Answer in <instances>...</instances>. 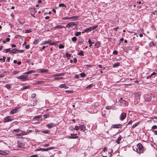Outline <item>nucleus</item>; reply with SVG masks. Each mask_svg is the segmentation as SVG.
<instances>
[{"mask_svg": "<svg viewBox=\"0 0 157 157\" xmlns=\"http://www.w3.org/2000/svg\"><path fill=\"white\" fill-rule=\"evenodd\" d=\"M17 78L18 79H21L23 81L28 80L29 79L25 75H20L17 77Z\"/></svg>", "mask_w": 157, "mask_h": 157, "instance_id": "nucleus-4", "label": "nucleus"}, {"mask_svg": "<svg viewBox=\"0 0 157 157\" xmlns=\"http://www.w3.org/2000/svg\"><path fill=\"white\" fill-rule=\"evenodd\" d=\"M13 119L10 118V117L8 116L4 118L3 120V123H6L10 121H11Z\"/></svg>", "mask_w": 157, "mask_h": 157, "instance_id": "nucleus-2", "label": "nucleus"}, {"mask_svg": "<svg viewBox=\"0 0 157 157\" xmlns=\"http://www.w3.org/2000/svg\"><path fill=\"white\" fill-rule=\"evenodd\" d=\"M29 45H26L25 46V48L26 49H28L29 48Z\"/></svg>", "mask_w": 157, "mask_h": 157, "instance_id": "nucleus-61", "label": "nucleus"}, {"mask_svg": "<svg viewBox=\"0 0 157 157\" xmlns=\"http://www.w3.org/2000/svg\"><path fill=\"white\" fill-rule=\"evenodd\" d=\"M6 57L5 56H3V58H0V61L3 60V62H5V61Z\"/></svg>", "mask_w": 157, "mask_h": 157, "instance_id": "nucleus-45", "label": "nucleus"}, {"mask_svg": "<svg viewBox=\"0 0 157 157\" xmlns=\"http://www.w3.org/2000/svg\"><path fill=\"white\" fill-rule=\"evenodd\" d=\"M122 126V125L121 124H115L112 125V127L113 128H121Z\"/></svg>", "mask_w": 157, "mask_h": 157, "instance_id": "nucleus-10", "label": "nucleus"}, {"mask_svg": "<svg viewBox=\"0 0 157 157\" xmlns=\"http://www.w3.org/2000/svg\"><path fill=\"white\" fill-rule=\"evenodd\" d=\"M100 46V43L99 42H97L95 44V48H98Z\"/></svg>", "mask_w": 157, "mask_h": 157, "instance_id": "nucleus-27", "label": "nucleus"}, {"mask_svg": "<svg viewBox=\"0 0 157 157\" xmlns=\"http://www.w3.org/2000/svg\"><path fill=\"white\" fill-rule=\"evenodd\" d=\"M48 117V115L47 114H45L43 116V117L45 118H47Z\"/></svg>", "mask_w": 157, "mask_h": 157, "instance_id": "nucleus-57", "label": "nucleus"}, {"mask_svg": "<svg viewBox=\"0 0 157 157\" xmlns=\"http://www.w3.org/2000/svg\"><path fill=\"white\" fill-rule=\"evenodd\" d=\"M30 86H25V87H23L22 88H21V90H23L25 89H29L30 88Z\"/></svg>", "mask_w": 157, "mask_h": 157, "instance_id": "nucleus-21", "label": "nucleus"}, {"mask_svg": "<svg viewBox=\"0 0 157 157\" xmlns=\"http://www.w3.org/2000/svg\"><path fill=\"white\" fill-rule=\"evenodd\" d=\"M63 28H64V27L63 25H57L55 27V29H62Z\"/></svg>", "mask_w": 157, "mask_h": 157, "instance_id": "nucleus-18", "label": "nucleus"}, {"mask_svg": "<svg viewBox=\"0 0 157 157\" xmlns=\"http://www.w3.org/2000/svg\"><path fill=\"white\" fill-rule=\"evenodd\" d=\"M79 77V75H75V78H78Z\"/></svg>", "mask_w": 157, "mask_h": 157, "instance_id": "nucleus-60", "label": "nucleus"}, {"mask_svg": "<svg viewBox=\"0 0 157 157\" xmlns=\"http://www.w3.org/2000/svg\"><path fill=\"white\" fill-rule=\"evenodd\" d=\"M84 52L82 51H81L80 52H78V55L79 56H84L83 54Z\"/></svg>", "mask_w": 157, "mask_h": 157, "instance_id": "nucleus-24", "label": "nucleus"}, {"mask_svg": "<svg viewBox=\"0 0 157 157\" xmlns=\"http://www.w3.org/2000/svg\"><path fill=\"white\" fill-rule=\"evenodd\" d=\"M71 136L68 137V139H77L78 138V136H76L75 134H71Z\"/></svg>", "mask_w": 157, "mask_h": 157, "instance_id": "nucleus-8", "label": "nucleus"}, {"mask_svg": "<svg viewBox=\"0 0 157 157\" xmlns=\"http://www.w3.org/2000/svg\"><path fill=\"white\" fill-rule=\"evenodd\" d=\"M49 130H45V131H44L42 132H43V133H46V134L48 133H49Z\"/></svg>", "mask_w": 157, "mask_h": 157, "instance_id": "nucleus-48", "label": "nucleus"}, {"mask_svg": "<svg viewBox=\"0 0 157 157\" xmlns=\"http://www.w3.org/2000/svg\"><path fill=\"white\" fill-rule=\"evenodd\" d=\"M36 95L35 94H32L31 97L33 98H34L36 97Z\"/></svg>", "mask_w": 157, "mask_h": 157, "instance_id": "nucleus-52", "label": "nucleus"}, {"mask_svg": "<svg viewBox=\"0 0 157 157\" xmlns=\"http://www.w3.org/2000/svg\"><path fill=\"white\" fill-rule=\"evenodd\" d=\"M107 148L106 147H104L103 148L102 150V151H103L104 152H105V151H107Z\"/></svg>", "mask_w": 157, "mask_h": 157, "instance_id": "nucleus-63", "label": "nucleus"}, {"mask_svg": "<svg viewBox=\"0 0 157 157\" xmlns=\"http://www.w3.org/2000/svg\"><path fill=\"white\" fill-rule=\"evenodd\" d=\"M63 78L62 77H56V78H54V79H55V80H60V79H63Z\"/></svg>", "mask_w": 157, "mask_h": 157, "instance_id": "nucleus-39", "label": "nucleus"}, {"mask_svg": "<svg viewBox=\"0 0 157 157\" xmlns=\"http://www.w3.org/2000/svg\"><path fill=\"white\" fill-rule=\"evenodd\" d=\"M78 24V22H69L67 23V25L66 26V27L67 28H70L71 27L74 26V25H77Z\"/></svg>", "mask_w": 157, "mask_h": 157, "instance_id": "nucleus-3", "label": "nucleus"}, {"mask_svg": "<svg viewBox=\"0 0 157 157\" xmlns=\"http://www.w3.org/2000/svg\"><path fill=\"white\" fill-rule=\"evenodd\" d=\"M18 146L20 148H23L24 147V144L22 143H18Z\"/></svg>", "mask_w": 157, "mask_h": 157, "instance_id": "nucleus-16", "label": "nucleus"}, {"mask_svg": "<svg viewBox=\"0 0 157 157\" xmlns=\"http://www.w3.org/2000/svg\"><path fill=\"white\" fill-rule=\"evenodd\" d=\"M119 101L121 103L125 104L126 105H128V103L125 100H123L122 98H121Z\"/></svg>", "mask_w": 157, "mask_h": 157, "instance_id": "nucleus-11", "label": "nucleus"}, {"mask_svg": "<svg viewBox=\"0 0 157 157\" xmlns=\"http://www.w3.org/2000/svg\"><path fill=\"white\" fill-rule=\"evenodd\" d=\"M126 114L125 113H123L121 114V116L120 117V120L121 121L125 119L126 117Z\"/></svg>", "mask_w": 157, "mask_h": 157, "instance_id": "nucleus-7", "label": "nucleus"}, {"mask_svg": "<svg viewBox=\"0 0 157 157\" xmlns=\"http://www.w3.org/2000/svg\"><path fill=\"white\" fill-rule=\"evenodd\" d=\"M64 74L63 73H61V74H56V76H63L64 75Z\"/></svg>", "mask_w": 157, "mask_h": 157, "instance_id": "nucleus-44", "label": "nucleus"}, {"mask_svg": "<svg viewBox=\"0 0 157 157\" xmlns=\"http://www.w3.org/2000/svg\"><path fill=\"white\" fill-rule=\"evenodd\" d=\"M71 18H74L75 20H77L78 19V18L79 17L78 16H74L72 17H71Z\"/></svg>", "mask_w": 157, "mask_h": 157, "instance_id": "nucleus-34", "label": "nucleus"}, {"mask_svg": "<svg viewBox=\"0 0 157 157\" xmlns=\"http://www.w3.org/2000/svg\"><path fill=\"white\" fill-rule=\"evenodd\" d=\"M157 128V126L156 125H153L151 128V129H155Z\"/></svg>", "mask_w": 157, "mask_h": 157, "instance_id": "nucleus-43", "label": "nucleus"}, {"mask_svg": "<svg viewBox=\"0 0 157 157\" xmlns=\"http://www.w3.org/2000/svg\"><path fill=\"white\" fill-rule=\"evenodd\" d=\"M6 87L8 89H9L11 87V85L10 84H7L6 85Z\"/></svg>", "mask_w": 157, "mask_h": 157, "instance_id": "nucleus-37", "label": "nucleus"}, {"mask_svg": "<svg viewBox=\"0 0 157 157\" xmlns=\"http://www.w3.org/2000/svg\"><path fill=\"white\" fill-rule=\"evenodd\" d=\"M72 40L73 42H75L77 40V38L76 37H73L72 38Z\"/></svg>", "mask_w": 157, "mask_h": 157, "instance_id": "nucleus-31", "label": "nucleus"}, {"mask_svg": "<svg viewBox=\"0 0 157 157\" xmlns=\"http://www.w3.org/2000/svg\"><path fill=\"white\" fill-rule=\"evenodd\" d=\"M20 130L19 129H15L13 130V131H14L17 132H18Z\"/></svg>", "mask_w": 157, "mask_h": 157, "instance_id": "nucleus-54", "label": "nucleus"}, {"mask_svg": "<svg viewBox=\"0 0 157 157\" xmlns=\"http://www.w3.org/2000/svg\"><path fill=\"white\" fill-rule=\"evenodd\" d=\"M66 92L68 93H71L73 92V91L72 90H66Z\"/></svg>", "mask_w": 157, "mask_h": 157, "instance_id": "nucleus-50", "label": "nucleus"}, {"mask_svg": "<svg viewBox=\"0 0 157 157\" xmlns=\"http://www.w3.org/2000/svg\"><path fill=\"white\" fill-rule=\"evenodd\" d=\"M81 77H84L86 76V74L84 73H82L80 74Z\"/></svg>", "mask_w": 157, "mask_h": 157, "instance_id": "nucleus-35", "label": "nucleus"}, {"mask_svg": "<svg viewBox=\"0 0 157 157\" xmlns=\"http://www.w3.org/2000/svg\"><path fill=\"white\" fill-rule=\"evenodd\" d=\"M37 102V101L36 100H35V101H34L32 105L33 106L35 105L36 104Z\"/></svg>", "mask_w": 157, "mask_h": 157, "instance_id": "nucleus-41", "label": "nucleus"}, {"mask_svg": "<svg viewBox=\"0 0 157 157\" xmlns=\"http://www.w3.org/2000/svg\"><path fill=\"white\" fill-rule=\"evenodd\" d=\"M121 139L122 137L121 136H120L116 141V142L117 144H119L120 143V141H121Z\"/></svg>", "mask_w": 157, "mask_h": 157, "instance_id": "nucleus-14", "label": "nucleus"}, {"mask_svg": "<svg viewBox=\"0 0 157 157\" xmlns=\"http://www.w3.org/2000/svg\"><path fill=\"white\" fill-rule=\"evenodd\" d=\"M144 98L146 101L147 102H149L151 99V96L148 95H145L144 96Z\"/></svg>", "mask_w": 157, "mask_h": 157, "instance_id": "nucleus-5", "label": "nucleus"}, {"mask_svg": "<svg viewBox=\"0 0 157 157\" xmlns=\"http://www.w3.org/2000/svg\"><path fill=\"white\" fill-rule=\"evenodd\" d=\"M80 129V127L78 126H75L74 129L75 130H78Z\"/></svg>", "mask_w": 157, "mask_h": 157, "instance_id": "nucleus-36", "label": "nucleus"}, {"mask_svg": "<svg viewBox=\"0 0 157 157\" xmlns=\"http://www.w3.org/2000/svg\"><path fill=\"white\" fill-rule=\"evenodd\" d=\"M30 157H37V156L36 155H34L30 156Z\"/></svg>", "mask_w": 157, "mask_h": 157, "instance_id": "nucleus-64", "label": "nucleus"}, {"mask_svg": "<svg viewBox=\"0 0 157 157\" xmlns=\"http://www.w3.org/2000/svg\"><path fill=\"white\" fill-rule=\"evenodd\" d=\"M17 52L19 53H22L24 52V50H18L17 49Z\"/></svg>", "mask_w": 157, "mask_h": 157, "instance_id": "nucleus-47", "label": "nucleus"}, {"mask_svg": "<svg viewBox=\"0 0 157 157\" xmlns=\"http://www.w3.org/2000/svg\"><path fill=\"white\" fill-rule=\"evenodd\" d=\"M39 40L38 39L35 40L34 41L33 44H37L38 43Z\"/></svg>", "mask_w": 157, "mask_h": 157, "instance_id": "nucleus-40", "label": "nucleus"}, {"mask_svg": "<svg viewBox=\"0 0 157 157\" xmlns=\"http://www.w3.org/2000/svg\"><path fill=\"white\" fill-rule=\"evenodd\" d=\"M35 72V71L34 70H31L24 73V74H30L32 73H33Z\"/></svg>", "mask_w": 157, "mask_h": 157, "instance_id": "nucleus-20", "label": "nucleus"}, {"mask_svg": "<svg viewBox=\"0 0 157 157\" xmlns=\"http://www.w3.org/2000/svg\"><path fill=\"white\" fill-rule=\"evenodd\" d=\"M9 153V151H2L0 150V154L5 155Z\"/></svg>", "mask_w": 157, "mask_h": 157, "instance_id": "nucleus-12", "label": "nucleus"}, {"mask_svg": "<svg viewBox=\"0 0 157 157\" xmlns=\"http://www.w3.org/2000/svg\"><path fill=\"white\" fill-rule=\"evenodd\" d=\"M71 19V17H63V18H62V19L63 20H66V19Z\"/></svg>", "mask_w": 157, "mask_h": 157, "instance_id": "nucleus-56", "label": "nucleus"}, {"mask_svg": "<svg viewBox=\"0 0 157 157\" xmlns=\"http://www.w3.org/2000/svg\"><path fill=\"white\" fill-rule=\"evenodd\" d=\"M113 150L112 149H109V154L110 155V156H112L111 153L113 152Z\"/></svg>", "mask_w": 157, "mask_h": 157, "instance_id": "nucleus-32", "label": "nucleus"}, {"mask_svg": "<svg viewBox=\"0 0 157 157\" xmlns=\"http://www.w3.org/2000/svg\"><path fill=\"white\" fill-rule=\"evenodd\" d=\"M51 42V40H48V41H45L44 42V43H43V44H45L50 43Z\"/></svg>", "mask_w": 157, "mask_h": 157, "instance_id": "nucleus-33", "label": "nucleus"}, {"mask_svg": "<svg viewBox=\"0 0 157 157\" xmlns=\"http://www.w3.org/2000/svg\"><path fill=\"white\" fill-rule=\"evenodd\" d=\"M136 151L139 153H143L144 147L142 144L140 143L138 144L137 146Z\"/></svg>", "mask_w": 157, "mask_h": 157, "instance_id": "nucleus-1", "label": "nucleus"}, {"mask_svg": "<svg viewBox=\"0 0 157 157\" xmlns=\"http://www.w3.org/2000/svg\"><path fill=\"white\" fill-rule=\"evenodd\" d=\"M77 62V59L76 58H74V63H76Z\"/></svg>", "mask_w": 157, "mask_h": 157, "instance_id": "nucleus-62", "label": "nucleus"}, {"mask_svg": "<svg viewBox=\"0 0 157 157\" xmlns=\"http://www.w3.org/2000/svg\"><path fill=\"white\" fill-rule=\"evenodd\" d=\"M19 71H13V74H16L17 73H19Z\"/></svg>", "mask_w": 157, "mask_h": 157, "instance_id": "nucleus-55", "label": "nucleus"}, {"mask_svg": "<svg viewBox=\"0 0 157 157\" xmlns=\"http://www.w3.org/2000/svg\"><path fill=\"white\" fill-rule=\"evenodd\" d=\"M59 87L61 88H65L66 89L68 88V87H66L65 84H62L60 85Z\"/></svg>", "mask_w": 157, "mask_h": 157, "instance_id": "nucleus-29", "label": "nucleus"}, {"mask_svg": "<svg viewBox=\"0 0 157 157\" xmlns=\"http://www.w3.org/2000/svg\"><path fill=\"white\" fill-rule=\"evenodd\" d=\"M97 26H92L90 28H87L85 29V31H86V32L91 31L92 30H93L94 29H95V28H97Z\"/></svg>", "mask_w": 157, "mask_h": 157, "instance_id": "nucleus-6", "label": "nucleus"}, {"mask_svg": "<svg viewBox=\"0 0 157 157\" xmlns=\"http://www.w3.org/2000/svg\"><path fill=\"white\" fill-rule=\"evenodd\" d=\"M132 122H133V121L132 120H131L126 125L127 126L128 125H129L130 124H132Z\"/></svg>", "mask_w": 157, "mask_h": 157, "instance_id": "nucleus-49", "label": "nucleus"}, {"mask_svg": "<svg viewBox=\"0 0 157 157\" xmlns=\"http://www.w3.org/2000/svg\"><path fill=\"white\" fill-rule=\"evenodd\" d=\"M17 49L14 48L13 49L11 50L10 53H15L17 52Z\"/></svg>", "mask_w": 157, "mask_h": 157, "instance_id": "nucleus-22", "label": "nucleus"}, {"mask_svg": "<svg viewBox=\"0 0 157 157\" xmlns=\"http://www.w3.org/2000/svg\"><path fill=\"white\" fill-rule=\"evenodd\" d=\"M10 51H11L10 48H9L5 49L3 51V52H5L6 53H7V52H10Z\"/></svg>", "mask_w": 157, "mask_h": 157, "instance_id": "nucleus-23", "label": "nucleus"}, {"mask_svg": "<svg viewBox=\"0 0 157 157\" xmlns=\"http://www.w3.org/2000/svg\"><path fill=\"white\" fill-rule=\"evenodd\" d=\"M156 74V73L155 72H153L150 75V76H151V77L153 75H155Z\"/></svg>", "mask_w": 157, "mask_h": 157, "instance_id": "nucleus-58", "label": "nucleus"}, {"mask_svg": "<svg viewBox=\"0 0 157 157\" xmlns=\"http://www.w3.org/2000/svg\"><path fill=\"white\" fill-rule=\"evenodd\" d=\"M81 33L80 32H76L75 33V36H78L81 35Z\"/></svg>", "mask_w": 157, "mask_h": 157, "instance_id": "nucleus-30", "label": "nucleus"}, {"mask_svg": "<svg viewBox=\"0 0 157 157\" xmlns=\"http://www.w3.org/2000/svg\"><path fill=\"white\" fill-rule=\"evenodd\" d=\"M51 149H52L51 147H50L48 148H46V149L43 148V151H48V150H50Z\"/></svg>", "mask_w": 157, "mask_h": 157, "instance_id": "nucleus-38", "label": "nucleus"}, {"mask_svg": "<svg viewBox=\"0 0 157 157\" xmlns=\"http://www.w3.org/2000/svg\"><path fill=\"white\" fill-rule=\"evenodd\" d=\"M59 6L60 7H64L65 8L66 7V6L63 3H60L59 4Z\"/></svg>", "mask_w": 157, "mask_h": 157, "instance_id": "nucleus-28", "label": "nucleus"}, {"mask_svg": "<svg viewBox=\"0 0 157 157\" xmlns=\"http://www.w3.org/2000/svg\"><path fill=\"white\" fill-rule=\"evenodd\" d=\"M117 53H118V52L117 51L115 50V51H113V54H115V55H117Z\"/></svg>", "mask_w": 157, "mask_h": 157, "instance_id": "nucleus-53", "label": "nucleus"}, {"mask_svg": "<svg viewBox=\"0 0 157 157\" xmlns=\"http://www.w3.org/2000/svg\"><path fill=\"white\" fill-rule=\"evenodd\" d=\"M120 63H119L117 62L114 63L113 64V66L114 67H119L120 66Z\"/></svg>", "mask_w": 157, "mask_h": 157, "instance_id": "nucleus-17", "label": "nucleus"}, {"mask_svg": "<svg viewBox=\"0 0 157 157\" xmlns=\"http://www.w3.org/2000/svg\"><path fill=\"white\" fill-rule=\"evenodd\" d=\"M59 48L60 49L63 48H64V46L62 44H61L59 45Z\"/></svg>", "mask_w": 157, "mask_h": 157, "instance_id": "nucleus-46", "label": "nucleus"}, {"mask_svg": "<svg viewBox=\"0 0 157 157\" xmlns=\"http://www.w3.org/2000/svg\"><path fill=\"white\" fill-rule=\"evenodd\" d=\"M39 71L41 73H46L47 72V69H39Z\"/></svg>", "mask_w": 157, "mask_h": 157, "instance_id": "nucleus-19", "label": "nucleus"}, {"mask_svg": "<svg viewBox=\"0 0 157 157\" xmlns=\"http://www.w3.org/2000/svg\"><path fill=\"white\" fill-rule=\"evenodd\" d=\"M66 56L68 58H69L70 57L71 54L68 53H66Z\"/></svg>", "mask_w": 157, "mask_h": 157, "instance_id": "nucleus-42", "label": "nucleus"}, {"mask_svg": "<svg viewBox=\"0 0 157 157\" xmlns=\"http://www.w3.org/2000/svg\"><path fill=\"white\" fill-rule=\"evenodd\" d=\"M139 124V122H138L137 123H136L134 124L132 126V128H135V127H136V126H138Z\"/></svg>", "mask_w": 157, "mask_h": 157, "instance_id": "nucleus-25", "label": "nucleus"}, {"mask_svg": "<svg viewBox=\"0 0 157 157\" xmlns=\"http://www.w3.org/2000/svg\"><path fill=\"white\" fill-rule=\"evenodd\" d=\"M31 32V31L29 30H25V33H29Z\"/></svg>", "mask_w": 157, "mask_h": 157, "instance_id": "nucleus-59", "label": "nucleus"}, {"mask_svg": "<svg viewBox=\"0 0 157 157\" xmlns=\"http://www.w3.org/2000/svg\"><path fill=\"white\" fill-rule=\"evenodd\" d=\"M89 43L90 44H89V47H91L92 46V44H94V42H92L91 40L90 39H89L88 41Z\"/></svg>", "mask_w": 157, "mask_h": 157, "instance_id": "nucleus-26", "label": "nucleus"}, {"mask_svg": "<svg viewBox=\"0 0 157 157\" xmlns=\"http://www.w3.org/2000/svg\"><path fill=\"white\" fill-rule=\"evenodd\" d=\"M55 126V124L53 123H50L47 125L46 126L48 128H51L54 127Z\"/></svg>", "mask_w": 157, "mask_h": 157, "instance_id": "nucleus-9", "label": "nucleus"}, {"mask_svg": "<svg viewBox=\"0 0 157 157\" xmlns=\"http://www.w3.org/2000/svg\"><path fill=\"white\" fill-rule=\"evenodd\" d=\"M36 151H43V148H38V149H37L36 150Z\"/></svg>", "mask_w": 157, "mask_h": 157, "instance_id": "nucleus-51", "label": "nucleus"}, {"mask_svg": "<svg viewBox=\"0 0 157 157\" xmlns=\"http://www.w3.org/2000/svg\"><path fill=\"white\" fill-rule=\"evenodd\" d=\"M18 109V108H16L13 109H12L10 112V114H14V113H16V112H17Z\"/></svg>", "mask_w": 157, "mask_h": 157, "instance_id": "nucleus-13", "label": "nucleus"}, {"mask_svg": "<svg viewBox=\"0 0 157 157\" xmlns=\"http://www.w3.org/2000/svg\"><path fill=\"white\" fill-rule=\"evenodd\" d=\"M80 128L81 130L84 131L86 129V127L84 125H81L80 126Z\"/></svg>", "mask_w": 157, "mask_h": 157, "instance_id": "nucleus-15", "label": "nucleus"}]
</instances>
